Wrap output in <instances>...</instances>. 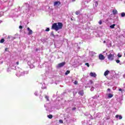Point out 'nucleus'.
Segmentation results:
<instances>
[{
	"label": "nucleus",
	"mask_w": 125,
	"mask_h": 125,
	"mask_svg": "<svg viewBox=\"0 0 125 125\" xmlns=\"http://www.w3.org/2000/svg\"><path fill=\"white\" fill-rule=\"evenodd\" d=\"M99 24L100 25H101V24H102V21H99Z\"/></svg>",
	"instance_id": "nucleus-24"
},
{
	"label": "nucleus",
	"mask_w": 125,
	"mask_h": 125,
	"mask_svg": "<svg viewBox=\"0 0 125 125\" xmlns=\"http://www.w3.org/2000/svg\"><path fill=\"white\" fill-rule=\"evenodd\" d=\"M93 98L95 99V98H96V97H94Z\"/></svg>",
	"instance_id": "nucleus-37"
},
{
	"label": "nucleus",
	"mask_w": 125,
	"mask_h": 125,
	"mask_svg": "<svg viewBox=\"0 0 125 125\" xmlns=\"http://www.w3.org/2000/svg\"><path fill=\"white\" fill-rule=\"evenodd\" d=\"M47 117L49 119H52L53 116H52V115H49L47 116Z\"/></svg>",
	"instance_id": "nucleus-18"
},
{
	"label": "nucleus",
	"mask_w": 125,
	"mask_h": 125,
	"mask_svg": "<svg viewBox=\"0 0 125 125\" xmlns=\"http://www.w3.org/2000/svg\"><path fill=\"white\" fill-rule=\"evenodd\" d=\"M7 48H6V49H5V50H7Z\"/></svg>",
	"instance_id": "nucleus-41"
},
{
	"label": "nucleus",
	"mask_w": 125,
	"mask_h": 125,
	"mask_svg": "<svg viewBox=\"0 0 125 125\" xmlns=\"http://www.w3.org/2000/svg\"><path fill=\"white\" fill-rule=\"evenodd\" d=\"M0 42L1 43H3V42H4V39H2L0 40Z\"/></svg>",
	"instance_id": "nucleus-17"
},
{
	"label": "nucleus",
	"mask_w": 125,
	"mask_h": 125,
	"mask_svg": "<svg viewBox=\"0 0 125 125\" xmlns=\"http://www.w3.org/2000/svg\"><path fill=\"white\" fill-rule=\"evenodd\" d=\"M80 13H81V11H77L75 13V14H76V15H79V14H80Z\"/></svg>",
	"instance_id": "nucleus-15"
},
{
	"label": "nucleus",
	"mask_w": 125,
	"mask_h": 125,
	"mask_svg": "<svg viewBox=\"0 0 125 125\" xmlns=\"http://www.w3.org/2000/svg\"><path fill=\"white\" fill-rule=\"evenodd\" d=\"M35 95H37V92L34 93Z\"/></svg>",
	"instance_id": "nucleus-35"
},
{
	"label": "nucleus",
	"mask_w": 125,
	"mask_h": 125,
	"mask_svg": "<svg viewBox=\"0 0 125 125\" xmlns=\"http://www.w3.org/2000/svg\"><path fill=\"white\" fill-rule=\"evenodd\" d=\"M93 5L94 6H95V7H97V5H98V2L95 1L93 4Z\"/></svg>",
	"instance_id": "nucleus-12"
},
{
	"label": "nucleus",
	"mask_w": 125,
	"mask_h": 125,
	"mask_svg": "<svg viewBox=\"0 0 125 125\" xmlns=\"http://www.w3.org/2000/svg\"><path fill=\"white\" fill-rule=\"evenodd\" d=\"M76 0H72V1H75Z\"/></svg>",
	"instance_id": "nucleus-38"
},
{
	"label": "nucleus",
	"mask_w": 125,
	"mask_h": 125,
	"mask_svg": "<svg viewBox=\"0 0 125 125\" xmlns=\"http://www.w3.org/2000/svg\"><path fill=\"white\" fill-rule=\"evenodd\" d=\"M119 91H123V90H122L121 88H120V89H119Z\"/></svg>",
	"instance_id": "nucleus-33"
},
{
	"label": "nucleus",
	"mask_w": 125,
	"mask_h": 125,
	"mask_svg": "<svg viewBox=\"0 0 125 125\" xmlns=\"http://www.w3.org/2000/svg\"><path fill=\"white\" fill-rule=\"evenodd\" d=\"M0 23H1V21H0Z\"/></svg>",
	"instance_id": "nucleus-40"
},
{
	"label": "nucleus",
	"mask_w": 125,
	"mask_h": 125,
	"mask_svg": "<svg viewBox=\"0 0 125 125\" xmlns=\"http://www.w3.org/2000/svg\"><path fill=\"white\" fill-rule=\"evenodd\" d=\"M16 64H17V65H19V62H16Z\"/></svg>",
	"instance_id": "nucleus-32"
},
{
	"label": "nucleus",
	"mask_w": 125,
	"mask_h": 125,
	"mask_svg": "<svg viewBox=\"0 0 125 125\" xmlns=\"http://www.w3.org/2000/svg\"><path fill=\"white\" fill-rule=\"evenodd\" d=\"M115 55V53L113 51H110V54L107 56V58L108 60L112 61V60H114V57Z\"/></svg>",
	"instance_id": "nucleus-3"
},
{
	"label": "nucleus",
	"mask_w": 125,
	"mask_h": 125,
	"mask_svg": "<svg viewBox=\"0 0 125 125\" xmlns=\"http://www.w3.org/2000/svg\"><path fill=\"white\" fill-rule=\"evenodd\" d=\"M68 74H70V71L67 70L66 72H65V75H68Z\"/></svg>",
	"instance_id": "nucleus-21"
},
{
	"label": "nucleus",
	"mask_w": 125,
	"mask_h": 125,
	"mask_svg": "<svg viewBox=\"0 0 125 125\" xmlns=\"http://www.w3.org/2000/svg\"><path fill=\"white\" fill-rule=\"evenodd\" d=\"M59 123H60V124H63V120H59Z\"/></svg>",
	"instance_id": "nucleus-23"
},
{
	"label": "nucleus",
	"mask_w": 125,
	"mask_h": 125,
	"mask_svg": "<svg viewBox=\"0 0 125 125\" xmlns=\"http://www.w3.org/2000/svg\"><path fill=\"white\" fill-rule=\"evenodd\" d=\"M45 98H46V100H47V101H48V97L47 96H46L45 97Z\"/></svg>",
	"instance_id": "nucleus-28"
},
{
	"label": "nucleus",
	"mask_w": 125,
	"mask_h": 125,
	"mask_svg": "<svg viewBox=\"0 0 125 125\" xmlns=\"http://www.w3.org/2000/svg\"><path fill=\"white\" fill-rule=\"evenodd\" d=\"M112 13L113 14H114V15H116V14H118V11H117L116 9H114L112 11Z\"/></svg>",
	"instance_id": "nucleus-11"
},
{
	"label": "nucleus",
	"mask_w": 125,
	"mask_h": 125,
	"mask_svg": "<svg viewBox=\"0 0 125 125\" xmlns=\"http://www.w3.org/2000/svg\"><path fill=\"white\" fill-rule=\"evenodd\" d=\"M91 91H93V90H94V87H92L90 89Z\"/></svg>",
	"instance_id": "nucleus-22"
},
{
	"label": "nucleus",
	"mask_w": 125,
	"mask_h": 125,
	"mask_svg": "<svg viewBox=\"0 0 125 125\" xmlns=\"http://www.w3.org/2000/svg\"><path fill=\"white\" fill-rule=\"evenodd\" d=\"M63 27V24L61 22L55 23L52 25V28L55 31H58V30H61Z\"/></svg>",
	"instance_id": "nucleus-1"
},
{
	"label": "nucleus",
	"mask_w": 125,
	"mask_h": 125,
	"mask_svg": "<svg viewBox=\"0 0 125 125\" xmlns=\"http://www.w3.org/2000/svg\"><path fill=\"white\" fill-rule=\"evenodd\" d=\"M107 91H111V89L110 88H108L107 89Z\"/></svg>",
	"instance_id": "nucleus-30"
},
{
	"label": "nucleus",
	"mask_w": 125,
	"mask_h": 125,
	"mask_svg": "<svg viewBox=\"0 0 125 125\" xmlns=\"http://www.w3.org/2000/svg\"><path fill=\"white\" fill-rule=\"evenodd\" d=\"M79 94H80L81 95H83V91H80L79 92Z\"/></svg>",
	"instance_id": "nucleus-16"
},
{
	"label": "nucleus",
	"mask_w": 125,
	"mask_h": 125,
	"mask_svg": "<svg viewBox=\"0 0 125 125\" xmlns=\"http://www.w3.org/2000/svg\"><path fill=\"white\" fill-rule=\"evenodd\" d=\"M28 74L27 72H23V70L21 68H19L18 72L16 74L17 77H20V76H24V74Z\"/></svg>",
	"instance_id": "nucleus-2"
},
{
	"label": "nucleus",
	"mask_w": 125,
	"mask_h": 125,
	"mask_svg": "<svg viewBox=\"0 0 125 125\" xmlns=\"http://www.w3.org/2000/svg\"><path fill=\"white\" fill-rule=\"evenodd\" d=\"M115 26H116V24H112L110 26V28H111V29H114V28H115Z\"/></svg>",
	"instance_id": "nucleus-14"
},
{
	"label": "nucleus",
	"mask_w": 125,
	"mask_h": 125,
	"mask_svg": "<svg viewBox=\"0 0 125 125\" xmlns=\"http://www.w3.org/2000/svg\"><path fill=\"white\" fill-rule=\"evenodd\" d=\"M116 63H120V61L119 60H116Z\"/></svg>",
	"instance_id": "nucleus-25"
},
{
	"label": "nucleus",
	"mask_w": 125,
	"mask_h": 125,
	"mask_svg": "<svg viewBox=\"0 0 125 125\" xmlns=\"http://www.w3.org/2000/svg\"><path fill=\"white\" fill-rule=\"evenodd\" d=\"M65 64L66 62H65L60 63L57 65V68H62V67H63V66H64V65H65Z\"/></svg>",
	"instance_id": "nucleus-4"
},
{
	"label": "nucleus",
	"mask_w": 125,
	"mask_h": 125,
	"mask_svg": "<svg viewBox=\"0 0 125 125\" xmlns=\"http://www.w3.org/2000/svg\"><path fill=\"white\" fill-rule=\"evenodd\" d=\"M116 119H119V120H122L123 119V117H122V116L119 115H116Z\"/></svg>",
	"instance_id": "nucleus-10"
},
{
	"label": "nucleus",
	"mask_w": 125,
	"mask_h": 125,
	"mask_svg": "<svg viewBox=\"0 0 125 125\" xmlns=\"http://www.w3.org/2000/svg\"><path fill=\"white\" fill-rule=\"evenodd\" d=\"M108 98H112L113 97V94L109 93L107 94Z\"/></svg>",
	"instance_id": "nucleus-13"
},
{
	"label": "nucleus",
	"mask_w": 125,
	"mask_h": 125,
	"mask_svg": "<svg viewBox=\"0 0 125 125\" xmlns=\"http://www.w3.org/2000/svg\"><path fill=\"white\" fill-rule=\"evenodd\" d=\"M121 16H122V17H125V13H122L121 14Z\"/></svg>",
	"instance_id": "nucleus-19"
},
{
	"label": "nucleus",
	"mask_w": 125,
	"mask_h": 125,
	"mask_svg": "<svg viewBox=\"0 0 125 125\" xmlns=\"http://www.w3.org/2000/svg\"><path fill=\"white\" fill-rule=\"evenodd\" d=\"M74 84H78V82L77 81H75L74 82Z\"/></svg>",
	"instance_id": "nucleus-29"
},
{
	"label": "nucleus",
	"mask_w": 125,
	"mask_h": 125,
	"mask_svg": "<svg viewBox=\"0 0 125 125\" xmlns=\"http://www.w3.org/2000/svg\"><path fill=\"white\" fill-rule=\"evenodd\" d=\"M99 58L100 60H104V59H105V57H104L103 55L100 54L99 56Z\"/></svg>",
	"instance_id": "nucleus-6"
},
{
	"label": "nucleus",
	"mask_w": 125,
	"mask_h": 125,
	"mask_svg": "<svg viewBox=\"0 0 125 125\" xmlns=\"http://www.w3.org/2000/svg\"><path fill=\"white\" fill-rule=\"evenodd\" d=\"M109 74H110V71H109V70H106V71H105V72H104V76H105V77H106V76H108V75H109Z\"/></svg>",
	"instance_id": "nucleus-7"
},
{
	"label": "nucleus",
	"mask_w": 125,
	"mask_h": 125,
	"mask_svg": "<svg viewBox=\"0 0 125 125\" xmlns=\"http://www.w3.org/2000/svg\"><path fill=\"white\" fill-rule=\"evenodd\" d=\"M76 109V108H73V110H75Z\"/></svg>",
	"instance_id": "nucleus-39"
},
{
	"label": "nucleus",
	"mask_w": 125,
	"mask_h": 125,
	"mask_svg": "<svg viewBox=\"0 0 125 125\" xmlns=\"http://www.w3.org/2000/svg\"><path fill=\"white\" fill-rule=\"evenodd\" d=\"M90 77H93V78H95V77H96V73H93V72H91L90 73Z\"/></svg>",
	"instance_id": "nucleus-8"
},
{
	"label": "nucleus",
	"mask_w": 125,
	"mask_h": 125,
	"mask_svg": "<svg viewBox=\"0 0 125 125\" xmlns=\"http://www.w3.org/2000/svg\"><path fill=\"white\" fill-rule=\"evenodd\" d=\"M49 28H47L46 30H45V31L46 32H49Z\"/></svg>",
	"instance_id": "nucleus-27"
},
{
	"label": "nucleus",
	"mask_w": 125,
	"mask_h": 125,
	"mask_svg": "<svg viewBox=\"0 0 125 125\" xmlns=\"http://www.w3.org/2000/svg\"><path fill=\"white\" fill-rule=\"evenodd\" d=\"M104 43H106V41H104Z\"/></svg>",
	"instance_id": "nucleus-36"
},
{
	"label": "nucleus",
	"mask_w": 125,
	"mask_h": 125,
	"mask_svg": "<svg viewBox=\"0 0 125 125\" xmlns=\"http://www.w3.org/2000/svg\"><path fill=\"white\" fill-rule=\"evenodd\" d=\"M60 4H61V3L60 2V1H56L54 3V6H59Z\"/></svg>",
	"instance_id": "nucleus-5"
},
{
	"label": "nucleus",
	"mask_w": 125,
	"mask_h": 125,
	"mask_svg": "<svg viewBox=\"0 0 125 125\" xmlns=\"http://www.w3.org/2000/svg\"><path fill=\"white\" fill-rule=\"evenodd\" d=\"M85 65H86V66H87L88 67H89V64H88V63H85Z\"/></svg>",
	"instance_id": "nucleus-26"
},
{
	"label": "nucleus",
	"mask_w": 125,
	"mask_h": 125,
	"mask_svg": "<svg viewBox=\"0 0 125 125\" xmlns=\"http://www.w3.org/2000/svg\"><path fill=\"white\" fill-rule=\"evenodd\" d=\"M10 38H11V36L8 37V39H10Z\"/></svg>",
	"instance_id": "nucleus-34"
},
{
	"label": "nucleus",
	"mask_w": 125,
	"mask_h": 125,
	"mask_svg": "<svg viewBox=\"0 0 125 125\" xmlns=\"http://www.w3.org/2000/svg\"><path fill=\"white\" fill-rule=\"evenodd\" d=\"M118 57L121 58V57H122V54L119 53L118 54Z\"/></svg>",
	"instance_id": "nucleus-20"
},
{
	"label": "nucleus",
	"mask_w": 125,
	"mask_h": 125,
	"mask_svg": "<svg viewBox=\"0 0 125 125\" xmlns=\"http://www.w3.org/2000/svg\"><path fill=\"white\" fill-rule=\"evenodd\" d=\"M19 28H20V29H22V26L20 25V26H19Z\"/></svg>",
	"instance_id": "nucleus-31"
},
{
	"label": "nucleus",
	"mask_w": 125,
	"mask_h": 125,
	"mask_svg": "<svg viewBox=\"0 0 125 125\" xmlns=\"http://www.w3.org/2000/svg\"><path fill=\"white\" fill-rule=\"evenodd\" d=\"M27 31H28V35H32L33 34V31L30 29V28H27Z\"/></svg>",
	"instance_id": "nucleus-9"
}]
</instances>
